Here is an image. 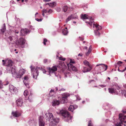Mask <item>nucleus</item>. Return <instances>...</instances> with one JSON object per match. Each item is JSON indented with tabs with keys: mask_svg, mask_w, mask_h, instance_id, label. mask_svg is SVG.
I'll return each mask as SVG.
<instances>
[{
	"mask_svg": "<svg viewBox=\"0 0 126 126\" xmlns=\"http://www.w3.org/2000/svg\"><path fill=\"white\" fill-rule=\"evenodd\" d=\"M59 90L60 91H64L65 90V89L64 88H62Z\"/></svg>",
	"mask_w": 126,
	"mask_h": 126,
	"instance_id": "052dcab7",
	"label": "nucleus"
},
{
	"mask_svg": "<svg viewBox=\"0 0 126 126\" xmlns=\"http://www.w3.org/2000/svg\"><path fill=\"white\" fill-rule=\"evenodd\" d=\"M91 52V51L90 50H88V52H86L85 54V55H86V56H88L89 55V54H90Z\"/></svg>",
	"mask_w": 126,
	"mask_h": 126,
	"instance_id": "58836bf2",
	"label": "nucleus"
},
{
	"mask_svg": "<svg viewBox=\"0 0 126 126\" xmlns=\"http://www.w3.org/2000/svg\"><path fill=\"white\" fill-rule=\"evenodd\" d=\"M44 118L42 116H40L38 118L39 126H45Z\"/></svg>",
	"mask_w": 126,
	"mask_h": 126,
	"instance_id": "9b49d317",
	"label": "nucleus"
},
{
	"mask_svg": "<svg viewBox=\"0 0 126 126\" xmlns=\"http://www.w3.org/2000/svg\"><path fill=\"white\" fill-rule=\"evenodd\" d=\"M122 111L123 113H126V110H122Z\"/></svg>",
	"mask_w": 126,
	"mask_h": 126,
	"instance_id": "69168bd1",
	"label": "nucleus"
},
{
	"mask_svg": "<svg viewBox=\"0 0 126 126\" xmlns=\"http://www.w3.org/2000/svg\"><path fill=\"white\" fill-rule=\"evenodd\" d=\"M99 65H101L103 68V69H104V71L106 70L107 68V66L104 64H97L96 65V66H98Z\"/></svg>",
	"mask_w": 126,
	"mask_h": 126,
	"instance_id": "a878e982",
	"label": "nucleus"
},
{
	"mask_svg": "<svg viewBox=\"0 0 126 126\" xmlns=\"http://www.w3.org/2000/svg\"><path fill=\"white\" fill-rule=\"evenodd\" d=\"M74 63L75 61L71 59L70 60V62L69 64H72V63Z\"/></svg>",
	"mask_w": 126,
	"mask_h": 126,
	"instance_id": "603ef678",
	"label": "nucleus"
},
{
	"mask_svg": "<svg viewBox=\"0 0 126 126\" xmlns=\"http://www.w3.org/2000/svg\"><path fill=\"white\" fill-rule=\"evenodd\" d=\"M45 116L48 118L49 122V126H55L59 122V119L58 118H54L52 113H46L45 114Z\"/></svg>",
	"mask_w": 126,
	"mask_h": 126,
	"instance_id": "7ed1b4c3",
	"label": "nucleus"
},
{
	"mask_svg": "<svg viewBox=\"0 0 126 126\" xmlns=\"http://www.w3.org/2000/svg\"><path fill=\"white\" fill-rule=\"evenodd\" d=\"M3 62V65H6L7 67V70L8 71H11L12 74L13 76L15 77V74L16 73V69L15 66L12 65L13 62L10 60H7L5 61L3 60L2 61Z\"/></svg>",
	"mask_w": 126,
	"mask_h": 126,
	"instance_id": "f03ea898",
	"label": "nucleus"
},
{
	"mask_svg": "<svg viewBox=\"0 0 126 126\" xmlns=\"http://www.w3.org/2000/svg\"><path fill=\"white\" fill-rule=\"evenodd\" d=\"M51 0H44V1L45 2L49 1H51Z\"/></svg>",
	"mask_w": 126,
	"mask_h": 126,
	"instance_id": "e2e57ef3",
	"label": "nucleus"
},
{
	"mask_svg": "<svg viewBox=\"0 0 126 126\" xmlns=\"http://www.w3.org/2000/svg\"><path fill=\"white\" fill-rule=\"evenodd\" d=\"M69 96L68 93H64L62 94V96L60 97V102L62 103H64L67 101V98Z\"/></svg>",
	"mask_w": 126,
	"mask_h": 126,
	"instance_id": "0eeeda50",
	"label": "nucleus"
},
{
	"mask_svg": "<svg viewBox=\"0 0 126 126\" xmlns=\"http://www.w3.org/2000/svg\"><path fill=\"white\" fill-rule=\"evenodd\" d=\"M30 28L31 30L33 29L34 30V28L31 26H30Z\"/></svg>",
	"mask_w": 126,
	"mask_h": 126,
	"instance_id": "bf43d9fd",
	"label": "nucleus"
},
{
	"mask_svg": "<svg viewBox=\"0 0 126 126\" xmlns=\"http://www.w3.org/2000/svg\"><path fill=\"white\" fill-rule=\"evenodd\" d=\"M17 106H18L21 107L22 105L23 101L22 99L21 98L18 99L16 101Z\"/></svg>",
	"mask_w": 126,
	"mask_h": 126,
	"instance_id": "dca6fc26",
	"label": "nucleus"
},
{
	"mask_svg": "<svg viewBox=\"0 0 126 126\" xmlns=\"http://www.w3.org/2000/svg\"><path fill=\"white\" fill-rule=\"evenodd\" d=\"M31 68V72L32 77L35 79H36L37 76L38 75L39 73L38 71L39 70H41L44 73H45L46 72V70L41 68L39 67H37L36 68H35L34 66L31 65L30 67Z\"/></svg>",
	"mask_w": 126,
	"mask_h": 126,
	"instance_id": "20e7f679",
	"label": "nucleus"
},
{
	"mask_svg": "<svg viewBox=\"0 0 126 126\" xmlns=\"http://www.w3.org/2000/svg\"><path fill=\"white\" fill-rule=\"evenodd\" d=\"M119 120L122 123L126 120V115L125 116L123 114H119Z\"/></svg>",
	"mask_w": 126,
	"mask_h": 126,
	"instance_id": "4468645a",
	"label": "nucleus"
},
{
	"mask_svg": "<svg viewBox=\"0 0 126 126\" xmlns=\"http://www.w3.org/2000/svg\"><path fill=\"white\" fill-rule=\"evenodd\" d=\"M56 10L58 12H60L61 10V8L60 7H57L56 9Z\"/></svg>",
	"mask_w": 126,
	"mask_h": 126,
	"instance_id": "ea45409f",
	"label": "nucleus"
},
{
	"mask_svg": "<svg viewBox=\"0 0 126 126\" xmlns=\"http://www.w3.org/2000/svg\"><path fill=\"white\" fill-rule=\"evenodd\" d=\"M25 70L23 69H20L18 72L15 74V77L16 78H20L24 74Z\"/></svg>",
	"mask_w": 126,
	"mask_h": 126,
	"instance_id": "1a4fd4ad",
	"label": "nucleus"
},
{
	"mask_svg": "<svg viewBox=\"0 0 126 126\" xmlns=\"http://www.w3.org/2000/svg\"><path fill=\"white\" fill-rule=\"evenodd\" d=\"M9 90L12 93H16L17 92V88L11 85H9Z\"/></svg>",
	"mask_w": 126,
	"mask_h": 126,
	"instance_id": "2eb2a0df",
	"label": "nucleus"
},
{
	"mask_svg": "<svg viewBox=\"0 0 126 126\" xmlns=\"http://www.w3.org/2000/svg\"><path fill=\"white\" fill-rule=\"evenodd\" d=\"M18 38V36L17 35H15V39H16V42L17 41L16 40Z\"/></svg>",
	"mask_w": 126,
	"mask_h": 126,
	"instance_id": "6e6d98bb",
	"label": "nucleus"
},
{
	"mask_svg": "<svg viewBox=\"0 0 126 126\" xmlns=\"http://www.w3.org/2000/svg\"><path fill=\"white\" fill-rule=\"evenodd\" d=\"M65 77H67L69 75V72H67L64 74Z\"/></svg>",
	"mask_w": 126,
	"mask_h": 126,
	"instance_id": "79ce46f5",
	"label": "nucleus"
},
{
	"mask_svg": "<svg viewBox=\"0 0 126 126\" xmlns=\"http://www.w3.org/2000/svg\"><path fill=\"white\" fill-rule=\"evenodd\" d=\"M25 39L23 38H20L18 40H17L16 42V44L18 47L21 48L25 47Z\"/></svg>",
	"mask_w": 126,
	"mask_h": 126,
	"instance_id": "423d86ee",
	"label": "nucleus"
},
{
	"mask_svg": "<svg viewBox=\"0 0 126 126\" xmlns=\"http://www.w3.org/2000/svg\"><path fill=\"white\" fill-rule=\"evenodd\" d=\"M82 54L81 53H79L78 55V56H82Z\"/></svg>",
	"mask_w": 126,
	"mask_h": 126,
	"instance_id": "0e129e2a",
	"label": "nucleus"
},
{
	"mask_svg": "<svg viewBox=\"0 0 126 126\" xmlns=\"http://www.w3.org/2000/svg\"><path fill=\"white\" fill-rule=\"evenodd\" d=\"M12 114L13 116L16 117H18L21 115L20 113L17 111H13Z\"/></svg>",
	"mask_w": 126,
	"mask_h": 126,
	"instance_id": "aec40b11",
	"label": "nucleus"
},
{
	"mask_svg": "<svg viewBox=\"0 0 126 126\" xmlns=\"http://www.w3.org/2000/svg\"><path fill=\"white\" fill-rule=\"evenodd\" d=\"M30 96H29V97H28V99H29V101L30 102H32V100H31L30 99Z\"/></svg>",
	"mask_w": 126,
	"mask_h": 126,
	"instance_id": "680f3d73",
	"label": "nucleus"
},
{
	"mask_svg": "<svg viewBox=\"0 0 126 126\" xmlns=\"http://www.w3.org/2000/svg\"><path fill=\"white\" fill-rule=\"evenodd\" d=\"M28 94V92L27 90H25L24 91V94L25 96H27Z\"/></svg>",
	"mask_w": 126,
	"mask_h": 126,
	"instance_id": "72a5a7b5",
	"label": "nucleus"
},
{
	"mask_svg": "<svg viewBox=\"0 0 126 126\" xmlns=\"http://www.w3.org/2000/svg\"><path fill=\"white\" fill-rule=\"evenodd\" d=\"M79 39L80 40H83L84 39V38L83 37L81 36H79Z\"/></svg>",
	"mask_w": 126,
	"mask_h": 126,
	"instance_id": "09e8293b",
	"label": "nucleus"
},
{
	"mask_svg": "<svg viewBox=\"0 0 126 126\" xmlns=\"http://www.w3.org/2000/svg\"><path fill=\"white\" fill-rule=\"evenodd\" d=\"M83 63L86 66H91L90 65L89 63L86 60L84 61L83 62Z\"/></svg>",
	"mask_w": 126,
	"mask_h": 126,
	"instance_id": "2f4dec72",
	"label": "nucleus"
},
{
	"mask_svg": "<svg viewBox=\"0 0 126 126\" xmlns=\"http://www.w3.org/2000/svg\"><path fill=\"white\" fill-rule=\"evenodd\" d=\"M35 20L38 22H41L42 21L43 19L41 18L40 19H39L38 18H35Z\"/></svg>",
	"mask_w": 126,
	"mask_h": 126,
	"instance_id": "4c0bfd02",
	"label": "nucleus"
},
{
	"mask_svg": "<svg viewBox=\"0 0 126 126\" xmlns=\"http://www.w3.org/2000/svg\"><path fill=\"white\" fill-rule=\"evenodd\" d=\"M76 98V100H80L81 99L78 96V95H77L75 96Z\"/></svg>",
	"mask_w": 126,
	"mask_h": 126,
	"instance_id": "de8ad7c7",
	"label": "nucleus"
},
{
	"mask_svg": "<svg viewBox=\"0 0 126 126\" xmlns=\"http://www.w3.org/2000/svg\"><path fill=\"white\" fill-rule=\"evenodd\" d=\"M99 86L102 88H103L106 86V85H99Z\"/></svg>",
	"mask_w": 126,
	"mask_h": 126,
	"instance_id": "5fc2aeb1",
	"label": "nucleus"
},
{
	"mask_svg": "<svg viewBox=\"0 0 126 126\" xmlns=\"http://www.w3.org/2000/svg\"><path fill=\"white\" fill-rule=\"evenodd\" d=\"M92 47L91 46H90L89 47L88 50H90L91 51Z\"/></svg>",
	"mask_w": 126,
	"mask_h": 126,
	"instance_id": "4d7b16f0",
	"label": "nucleus"
},
{
	"mask_svg": "<svg viewBox=\"0 0 126 126\" xmlns=\"http://www.w3.org/2000/svg\"><path fill=\"white\" fill-rule=\"evenodd\" d=\"M78 107V106L76 105H71L68 108V109L69 111L72 112L74 110L77 108Z\"/></svg>",
	"mask_w": 126,
	"mask_h": 126,
	"instance_id": "6ab92c4d",
	"label": "nucleus"
},
{
	"mask_svg": "<svg viewBox=\"0 0 126 126\" xmlns=\"http://www.w3.org/2000/svg\"><path fill=\"white\" fill-rule=\"evenodd\" d=\"M81 18L83 19H86L85 22L87 23V25L89 24L90 26L93 25V27L95 28L96 29L94 31V33L95 35L99 36L100 35L102 27L96 23L94 22L93 19L91 17L88 16L87 15L85 14L82 15Z\"/></svg>",
	"mask_w": 126,
	"mask_h": 126,
	"instance_id": "f257e3e1",
	"label": "nucleus"
},
{
	"mask_svg": "<svg viewBox=\"0 0 126 126\" xmlns=\"http://www.w3.org/2000/svg\"><path fill=\"white\" fill-rule=\"evenodd\" d=\"M57 57H58L59 60H62L63 61H65V59L64 58H63L61 57H58L57 56Z\"/></svg>",
	"mask_w": 126,
	"mask_h": 126,
	"instance_id": "f704fd0d",
	"label": "nucleus"
},
{
	"mask_svg": "<svg viewBox=\"0 0 126 126\" xmlns=\"http://www.w3.org/2000/svg\"><path fill=\"white\" fill-rule=\"evenodd\" d=\"M60 103L59 101L56 100H53L52 102V105L53 106L58 105Z\"/></svg>",
	"mask_w": 126,
	"mask_h": 126,
	"instance_id": "412c9836",
	"label": "nucleus"
},
{
	"mask_svg": "<svg viewBox=\"0 0 126 126\" xmlns=\"http://www.w3.org/2000/svg\"><path fill=\"white\" fill-rule=\"evenodd\" d=\"M92 69V67L91 66H88V67H83L82 69V71L84 73H85L89 72Z\"/></svg>",
	"mask_w": 126,
	"mask_h": 126,
	"instance_id": "a211bd4d",
	"label": "nucleus"
},
{
	"mask_svg": "<svg viewBox=\"0 0 126 126\" xmlns=\"http://www.w3.org/2000/svg\"><path fill=\"white\" fill-rule=\"evenodd\" d=\"M3 86V84H2V81L0 80V88H2Z\"/></svg>",
	"mask_w": 126,
	"mask_h": 126,
	"instance_id": "a18cd8bd",
	"label": "nucleus"
},
{
	"mask_svg": "<svg viewBox=\"0 0 126 126\" xmlns=\"http://www.w3.org/2000/svg\"><path fill=\"white\" fill-rule=\"evenodd\" d=\"M62 10L64 12H65L67 11L68 7L66 5H63L62 6Z\"/></svg>",
	"mask_w": 126,
	"mask_h": 126,
	"instance_id": "cd10ccee",
	"label": "nucleus"
},
{
	"mask_svg": "<svg viewBox=\"0 0 126 126\" xmlns=\"http://www.w3.org/2000/svg\"><path fill=\"white\" fill-rule=\"evenodd\" d=\"M30 76L28 75L25 76L24 78L23 82L26 87L28 88H29V86L28 84V80L30 78Z\"/></svg>",
	"mask_w": 126,
	"mask_h": 126,
	"instance_id": "9d476101",
	"label": "nucleus"
},
{
	"mask_svg": "<svg viewBox=\"0 0 126 126\" xmlns=\"http://www.w3.org/2000/svg\"><path fill=\"white\" fill-rule=\"evenodd\" d=\"M30 31L28 29H21L20 31L21 35L22 36H24L25 34L29 33Z\"/></svg>",
	"mask_w": 126,
	"mask_h": 126,
	"instance_id": "f3484780",
	"label": "nucleus"
},
{
	"mask_svg": "<svg viewBox=\"0 0 126 126\" xmlns=\"http://www.w3.org/2000/svg\"><path fill=\"white\" fill-rule=\"evenodd\" d=\"M126 70V67L122 71L121 70H120L119 69V67H118V71L120 72H123L124 71H125Z\"/></svg>",
	"mask_w": 126,
	"mask_h": 126,
	"instance_id": "c9c22d12",
	"label": "nucleus"
},
{
	"mask_svg": "<svg viewBox=\"0 0 126 126\" xmlns=\"http://www.w3.org/2000/svg\"><path fill=\"white\" fill-rule=\"evenodd\" d=\"M14 32L15 33H18L19 32L18 31H15Z\"/></svg>",
	"mask_w": 126,
	"mask_h": 126,
	"instance_id": "774afa93",
	"label": "nucleus"
},
{
	"mask_svg": "<svg viewBox=\"0 0 126 126\" xmlns=\"http://www.w3.org/2000/svg\"><path fill=\"white\" fill-rule=\"evenodd\" d=\"M47 41V40L46 38L44 39L43 43L44 45H46V42Z\"/></svg>",
	"mask_w": 126,
	"mask_h": 126,
	"instance_id": "49530a36",
	"label": "nucleus"
},
{
	"mask_svg": "<svg viewBox=\"0 0 126 126\" xmlns=\"http://www.w3.org/2000/svg\"><path fill=\"white\" fill-rule=\"evenodd\" d=\"M8 38L11 42L13 41V44L16 42V39H15V37L14 36L12 37L10 36L8 37Z\"/></svg>",
	"mask_w": 126,
	"mask_h": 126,
	"instance_id": "bb28decb",
	"label": "nucleus"
},
{
	"mask_svg": "<svg viewBox=\"0 0 126 126\" xmlns=\"http://www.w3.org/2000/svg\"><path fill=\"white\" fill-rule=\"evenodd\" d=\"M48 5L50 7H53L55 6L56 5V3L55 2H53L50 3H48L46 4V5Z\"/></svg>",
	"mask_w": 126,
	"mask_h": 126,
	"instance_id": "393cba45",
	"label": "nucleus"
},
{
	"mask_svg": "<svg viewBox=\"0 0 126 126\" xmlns=\"http://www.w3.org/2000/svg\"><path fill=\"white\" fill-rule=\"evenodd\" d=\"M45 13L44 12H42V15L43 17H45L46 18H47L48 17V16H45Z\"/></svg>",
	"mask_w": 126,
	"mask_h": 126,
	"instance_id": "37998d69",
	"label": "nucleus"
},
{
	"mask_svg": "<svg viewBox=\"0 0 126 126\" xmlns=\"http://www.w3.org/2000/svg\"><path fill=\"white\" fill-rule=\"evenodd\" d=\"M122 123L121 122L117 123L116 124V126H122Z\"/></svg>",
	"mask_w": 126,
	"mask_h": 126,
	"instance_id": "e433bc0d",
	"label": "nucleus"
},
{
	"mask_svg": "<svg viewBox=\"0 0 126 126\" xmlns=\"http://www.w3.org/2000/svg\"><path fill=\"white\" fill-rule=\"evenodd\" d=\"M47 60L46 59H45L44 60L43 62L44 63H46L47 62Z\"/></svg>",
	"mask_w": 126,
	"mask_h": 126,
	"instance_id": "864d4df0",
	"label": "nucleus"
},
{
	"mask_svg": "<svg viewBox=\"0 0 126 126\" xmlns=\"http://www.w3.org/2000/svg\"><path fill=\"white\" fill-rule=\"evenodd\" d=\"M14 1L13 0H12L10 1V2L12 3H14Z\"/></svg>",
	"mask_w": 126,
	"mask_h": 126,
	"instance_id": "338daca9",
	"label": "nucleus"
},
{
	"mask_svg": "<svg viewBox=\"0 0 126 126\" xmlns=\"http://www.w3.org/2000/svg\"><path fill=\"white\" fill-rule=\"evenodd\" d=\"M121 93L123 95H124L125 97H126V90H122L121 91Z\"/></svg>",
	"mask_w": 126,
	"mask_h": 126,
	"instance_id": "473e14b6",
	"label": "nucleus"
},
{
	"mask_svg": "<svg viewBox=\"0 0 126 126\" xmlns=\"http://www.w3.org/2000/svg\"><path fill=\"white\" fill-rule=\"evenodd\" d=\"M93 125L92 124L91 121L90 120L88 123V126H92Z\"/></svg>",
	"mask_w": 126,
	"mask_h": 126,
	"instance_id": "a19ab883",
	"label": "nucleus"
},
{
	"mask_svg": "<svg viewBox=\"0 0 126 126\" xmlns=\"http://www.w3.org/2000/svg\"><path fill=\"white\" fill-rule=\"evenodd\" d=\"M78 16L76 14H73L69 16L66 19V22L67 23L68 21L74 19L78 18Z\"/></svg>",
	"mask_w": 126,
	"mask_h": 126,
	"instance_id": "f8f14e48",
	"label": "nucleus"
},
{
	"mask_svg": "<svg viewBox=\"0 0 126 126\" xmlns=\"http://www.w3.org/2000/svg\"><path fill=\"white\" fill-rule=\"evenodd\" d=\"M122 124L124 126H126V120L122 123Z\"/></svg>",
	"mask_w": 126,
	"mask_h": 126,
	"instance_id": "3c124183",
	"label": "nucleus"
},
{
	"mask_svg": "<svg viewBox=\"0 0 126 126\" xmlns=\"http://www.w3.org/2000/svg\"><path fill=\"white\" fill-rule=\"evenodd\" d=\"M38 15L39 16L40 15H39L38 14V12H36V13L35 14V17H36V15Z\"/></svg>",
	"mask_w": 126,
	"mask_h": 126,
	"instance_id": "13d9d810",
	"label": "nucleus"
},
{
	"mask_svg": "<svg viewBox=\"0 0 126 126\" xmlns=\"http://www.w3.org/2000/svg\"><path fill=\"white\" fill-rule=\"evenodd\" d=\"M57 113L60 115H62L64 118V120L66 122H68L69 120H71L72 117L70 116L69 113L67 111L63 110H59L57 111Z\"/></svg>",
	"mask_w": 126,
	"mask_h": 126,
	"instance_id": "39448f33",
	"label": "nucleus"
},
{
	"mask_svg": "<svg viewBox=\"0 0 126 126\" xmlns=\"http://www.w3.org/2000/svg\"><path fill=\"white\" fill-rule=\"evenodd\" d=\"M122 63H123V62H122L121 61H119L117 63V64L118 65H119V66H120V65Z\"/></svg>",
	"mask_w": 126,
	"mask_h": 126,
	"instance_id": "c03bdc74",
	"label": "nucleus"
},
{
	"mask_svg": "<svg viewBox=\"0 0 126 126\" xmlns=\"http://www.w3.org/2000/svg\"><path fill=\"white\" fill-rule=\"evenodd\" d=\"M122 124L124 126H126V120L122 123Z\"/></svg>",
	"mask_w": 126,
	"mask_h": 126,
	"instance_id": "8fccbe9b",
	"label": "nucleus"
},
{
	"mask_svg": "<svg viewBox=\"0 0 126 126\" xmlns=\"http://www.w3.org/2000/svg\"><path fill=\"white\" fill-rule=\"evenodd\" d=\"M67 29V28L66 27L65 29H64L62 31V33L64 35H67L68 33Z\"/></svg>",
	"mask_w": 126,
	"mask_h": 126,
	"instance_id": "c85d7f7f",
	"label": "nucleus"
},
{
	"mask_svg": "<svg viewBox=\"0 0 126 126\" xmlns=\"http://www.w3.org/2000/svg\"><path fill=\"white\" fill-rule=\"evenodd\" d=\"M42 12H43L45 13H47V15H48L51 13L52 12V11L51 9H49L48 11L46 9H44L42 10Z\"/></svg>",
	"mask_w": 126,
	"mask_h": 126,
	"instance_id": "5701e85b",
	"label": "nucleus"
},
{
	"mask_svg": "<svg viewBox=\"0 0 126 126\" xmlns=\"http://www.w3.org/2000/svg\"><path fill=\"white\" fill-rule=\"evenodd\" d=\"M30 126H36L37 125L36 123L33 120H30L28 122Z\"/></svg>",
	"mask_w": 126,
	"mask_h": 126,
	"instance_id": "b1692460",
	"label": "nucleus"
},
{
	"mask_svg": "<svg viewBox=\"0 0 126 126\" xmlns=\"http://www.w3.org/2000/svg\"><path fill=\"white\" fill-rule=\"evenodd\" d=\"M6 30L5 24V23L3 24V27H2V29L1 30V32L3 33Z\"/></svg>",
	"mask_w": 126,
	"mask_h": 126,
	"instance_id": "7c9ffc66",
	"label": "nucleus"
},
{
	"mask_svg": "<svg viewBox=\"0 0 126 126\" xmlns=\"http://www.w3.org/2000/svg\"><path fill=\"white\" fill-rule=\"evenodd\" d=\"M58 90V88L57 87H56L55 89L53 90L52 89H51L49 91L50 94V93H56L57 91Z\"/></svg>",
	"mask_w": 126,
	"mask_h": 126,
	"instance_id": "c756f323",
	"label": "nucleus"
},
{
	"mask_svg": "<svg viewBox=\"0 0 126 126\" xmlns=\"http://www.w3.org/2000/svg\"><path fill=\"white\" fill-rule=\"evenodd\" d=\"M49 74H50L54 73L57 70V67L56 66H53L52 68L49 67L48 68Z\"/></svg>",
	"mask_w": 126,
	"mask_h": 126,
	"instance_id": "ddd939ff",
	"label": "nucleus"
},
{
	"mask_svg": "<svg viewBox=\"0 0 126 126\" xmlns=\"http://www.w3.org/2000/svg\"><path fill=\"white\" fill-rule=\"evenodd\" d=\"M68 68H70L73 70L76 71V67L73 66L72 64H67Z\"/></svg>",
	"mask_w": 126,
	"mask_h": 126,
	"instance_id": "4be33fe9",
	"label": "nucleus"
},
{
	"mask_svg": "<svg viewBox=\"0 0 126 126\" xmlns=\"http://www.w3.org/2000/svg\"><path fill=\"white\" fill-rule=\"evenodd\" d=\"M115 88H110L109 89V92L112 94H117L120 92L118 90L120 89V87L118 86H115Z\"/></svg>",
	"mask_w": 126,
	"mask_h": 126,
	"instance_id": "6e6552de",
	"label": "nucleus"
}]
</instances>
